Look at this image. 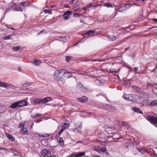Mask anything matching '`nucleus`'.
Here are the masks:
<instances>
[{
  "label": "nucleus",
  "instance_id": "1",
  "mask_svg": "<svg viewBox=\"0 0 157 157\" xmlns=\"http://www.w3.org/2000/svg\"><path fill=\"white\" fill-rule=\"evenodd\" d=\"M123 98L125 100L130 101H136L139 103H142L143 102V98L137 95L133 96L131 94H125L123 95Z\"/></svg>",
  "mask_w": 157,
  "mask_h": 157
},
{
  "label": "nucleus",
  "instance_id": "2",
  "mask_svg": "<svg viewBox=\"0 0 157 157\" xmlns=\"http://www.w3.org/2000/svg\"><path fill=\"white\" fill-rule=\"evenodd\" d=\"M28 105V103L25 100H22L17 101L15 102L12 103L10 107L12 109H16L17 107H21Z\"/></svg>",
  "mask_w": 157,
  "mask_h": 157
},
{
  "label": "nucleus",
  "instance_id": "3",
  "mask_svg": "<svg viewBox=\"0 0 157 157\" xmlns=\"http://www.w3.org/2000/svg\"><path fill=\"white\" fill-rule=\"evenodd\" d=\"M64 73L63 69L56 70L54 74L53 78L57 80L62 81L64 79L63 75Z\"/></svg>",
  "mask_w": 157,
  "mask_h": 157
},
{
  "label": "nucleus",
  "instance_id": "4",
  "mask_svg": "<svg viewBox=\"0 0 157 157\" xmlns=\"http://www.w3.org/2000/svg\"><path fill=\"white\" fill-rule=\"evenodd\" d=\"M0 87H4L8 89H11L13 90H15L17 88V86L13 84H8L3 82H0Z\"/></svg>",
  "mask_w": 157,
  "mask_h": 157
},
{
  "label": "nucleus",
  "instance_id": "5",
  "mask_svg": "<svg viewBox=\"0 0 157 157\" xmlns=\"http://www.w3.org/2000/svg\"><path fill=\"white\" fill-rule=\"evenodd\" d=\"M106 130L109 134H113V136L114 139H118V137H116L114 136L118 132L117 130L113 128H107Z\"/></svg>",
  "mask_w": 157,
  "mask_h": 157
},
{
  "label": "nucleus",
  "instance_id": "6",
  "mask_svg": "<svg viewBox=\"0 0 157 157\" xmlns=\"http://www.w3.org/2000/svg\"><path fill=\"white\" fill-rule=\"evenodd\" d=\"M94 148L95 151L99 153L104 152L106 150L105 147H101L99 146H95L94 147Z\"/></svg>",
  "mask_w": 157,
  "mask_h": 157
},
{
  "label": "nucleus",
  "instance_id": "7",
  "mask_svg": "<svg viewBox=\"0 0 157 157\" xmlns=\"http://www.w3.org/2000/svg\"><path fill=\"white\" fill-rule=\"evenodd\" d=\"M148 118L149 121L153 122L157 126V118L152 116H148Z\"/></svg>",
  "mask_w": 157,
  "mask_h": 157
},
{
  "label": "nucleus",
  "instance_id": "8",
  "mask_svg": "<svg viewBox=\"0 0 157 157\" xmlns=\"http://www.w3.org/2000/svg\"><path fill=\"white\" fill-rule=\"evenodd\" d=\"M119 7L118 11L121 12H124L126 9V5L124 4L120 5Z\"/></svg>",
  "mask_w": 157,
  "mask_h": 157
},
{
  "label": "nucleus",
  "instance_id": "9",
  "mask_svg": "<svg viewBox=\"0 0 157 157\" xmlns=\"http://www.w3.org/2000/svg\"><path fill=\"white\" fill-rule=\"evenodd\" d=\"M119 124L120 125H122L126 129L128 130H130L131 129V128L130 126H129L128 124L127 123L123 121H120L119 122Z\"/></svg>",
  "mask_w": 157,
  "mask_h": 157
},
{
  "label": "nucleus",
  "instance_id": "10",
  "mask_svg": "<svg viewBox=\"0 0 157 157\" xmlns=\"http://www.w3.org/2000/svg\"><path fill=\"white\" fill-rule=\"evenodd\" d=\"M64 71L65 72V73L63 75L64 78H68L72 77V73L69 72L65 69H64Z\"/></svg>",
  "mask_w": 157,
  "mask_h": 157
},
{
  "label": "nucleus",
  "instance_id": "11",
  "mask_svg": "<svg viewBox=\"0 0 157 157\" xmlns=\"http://www.w3.org/2000/svg\"><path fill=\"white\" fill-rule=\"evenodd\" d=\"M42 154L45 157H51L52 156L51 153L46 150L44 149L42 151Z\"/></svg>",
  "mask_w": 157,
  "mask_h": 157
},
{
  "label": "nucleus",
  "instance_id": "12",
  "mask_svg": "<svg viewBox=\"0 0 157 157\" xmlns=\"http://www.w3.org/2000/svg\"><path fill=\"white\" fill-rule=\"evenodd\" d=\"M41 102H42V99L41 98H36L34 100L33 103L35 105H38Z\"/></svg>",
  "mask_w": 157,
  "mask_h": 157
},
{
  "label": "nucleus",
  "instance_id": "13",
  "mask_svg": "<svg viewBox=\"0 0 157 157\" xmlns=\"http://www.w3.org/2000/svg\"><path fill=\"white\" fill-rule=\"evenodd\" d=\"M52 100V98L50 97H48L45 98L43 100H42V102L44 104H45L47 102L50 101Z\"/></svg>",
  "mask_w": 157,
  "mask_h": 157
},
{
  "label": "nucleus",
  "instance_id": "14",
  "mask_svg": "<svg viewBox=\"0 0 157 157\" xmlns=\"http://www.w3.org/2000/svg\"><path fill=\"white\" fill-rule=\"evenodd\" d=\"M6 136H7V137L12 142H13L14 141L15 139L12 135L9 134L8 133H6Z\"/></svg>",
  "mask_w": 157,
  "mask_h": 157
},
{
  "label": "nucleus",
  "instance_id": "15",
  "mask_svg": "<svg viewBox=\"0 0 157 157\" xmlns=\"http://www.w3.org/2000/svg\"><path fill=\"white\" fill-rule=\"evenodd\" d=\"M133 110L137 113H139L141 114H143V112L139 108L136 107H135L132 108Z\"/></svg>",
  "mask_w": 157,
  "mask_h": 157
},
{
  "label": "nucleus",
  "instance_id": "16",
  "mask_svg": "<svg viewBox=\"0 0 157 157\" xmlns=\"http://www.w3.org/2000/svg\"><path fill=\"white\" fill-rule=\"evenodd\" d=\"M91 115V114L89 113H87L85 112H83L81 114V116L82 117H84L85 116H90Z\"/></svg>",
  "mask_w": 157,
  "mask_h": 157
},
{
  "label": "nucleus",
  "instance_id": "17",
  "mask_svg": "<svg viewBox=\"0 0 157 157\" xmlns=\"http://www.w3.org/2000/svg\"><path fill=\"white\" fill-rule=\"evenodd\" d=\"M79 101L82 102H85L87 101V97L84 96L82 98H78Z\"/></svg>",
  "mask_w": 157,
  "mask_h": 157
},
{
  "label": "nucleus",
  "instance_id": "18",
  "mask_svg": "<svg viewBox=\"0 0 157 157\" xmlns=\"http://www.w3.org/2000/svg\"><path fill=\"white\" fill-rule=\"evenodd\" d=\"M33 64L36 66H38L41 63V61L35 59L33 62Z\"/></svg>",
  "mask_w": 157,
  "mask_h": 157
},
{
  "label": "nucleus",
  "instance_id": "19",
  "mask_svg": "<svg viewBox=\"0 0 157 157\" xmlns=\"http://www.w3.org/2000/svg\"><path fill=\"white\" fill-rule=\"evenodd\" d=\"M109 38L110 41H114L117 39V37L115 36H109Z\"/></svg>",
  "mask_w": 157,
  "mask_h": 157
},
{
  "label": "nucleus",
  "instance_id": "20",
  "mask_svg": "<svg viewBox=\"0 0 157 157\" xmlns=\"http://www.w3.org/2000/svg\"><path fill=\"white\" fill-rule=\"evenodd\" d=\"M81 129L79 128H75L74 130V131L75 132H78L80 133H81L82 132Z\"/></svg>",
  "mask_w": 157,
  "mask_h": 157
},
{
  "label": "nucleus",
  "instance_id": "21",
  "mask_svg": "<svg viewBox=\"0 0 157 157\" xmlns=\"http://www.w3.org/2000/svg\"><path fill=\"white\" fill-rule=\"evenodd\" d=\"M157 105V100L151 101V103L149 104L150 105Z\"/></svg>",
  "mask_w": 157,
  "mask_h": 157
},
{
  "label": "nucleus",
  "instance_id": "22",
  "mask_svg": "<svg viewBox=\"0 0 157 157\" xmlns=\"http://www.w3.org/2000/svg\"><path fill=\"white\" fill-rule=\"evenodd\" d=\"M21 132L23 134L26 135L28 134L27 129L24 128L21 130Z\"/></svg>",
  "mask_w": 157,
  "mask_h": 157
},
{
  "label": "nucleus",
  "instance_id": "23",
  "mask_svg": "<svg viewBox=\"0 0 157 157\" xmlns=\"http://www.w3.org/2000/svg\"><path fill=\"white\" fill-rule=\"evenodd\" d=\"M58 142L60 145L62 146L64 144V141L62 138H60Z\"/></svg>",
  "mask_w": 157,
  "mask_h": 157
},
{
  "label": "nucleus",
  "instance_id": "24",
  "mask_svg": "<svg viewBox=\"0 0 157 157\" xmlns=\"http://www.w3.org/2000/svg\"><path fill=\"white\" fill-rule=\"evenodd\" d=\"M95 33V31L93 30H90L86 32L85 33V34L86 35H90V34H92Z\"/></svg>",
  "mask_w": 157,
  "mask_h": 157
},
{
  "label": "nucleus",
  "instance_id": "25",
  "mask_svg": "<svg viewBox=\"0 0 157 157\" xmlns=\"http://www.w3.org/2000/svg\"><path fill=\"white\" fill-rule=\"evenodd\" d=\"M14 10L15 11H20L22 12L23 9L21 7L18 6L14 8Z\"/></svg>",
  "mask_w": 157,
  "mask_h": 157
},
{
  "label": "nucleus",
  "instance_id": "26",
  "mask_svg": "<svg viewBox=\"0 0 157 157\" xmlns=\"http://www.w3.org/2000/svg\"><path fill=\"white\" fill-rule=\"evenodd\" d=\"M85 154L84 152H80L77 154H76L77 157H80L84 155Z\"/></svg>",
  "mask_w": 157,
  "mask_h": 157
},
{
  "label": "nucleus",
  "instance_id": "27",
  "mask_svg": "<svg viewBox=\"0 0 157 157\" xmlns=\"http://www.w3.org/2000/svg\"><path fill=\"white\" fill-rule=\"evenodd\" d=\"M72 56H66V60L67 62H69L72 59Z\"/></svg>",
  "mask_w": 157,
  "mask_h": 157
},
{
  "label": "nucleus",
  "instance_id": "28",
  "mask_svg": "<svg viewBox=\"0 0 157 157\" xmlns=\"http://www.w3.org/2000/svg\"><path fill=\"white\" fill-rule=\"evenodd\" d=\"M117 71V70L114 68H111L109 71L110 73H116Z\"/></svg>",
  "mask_w": 157,
  "mask_h": 157
},
{
  "label": "nucleus",
  "instance_id": "29",
  "mask_svg": "<svg viewBox=\"0 0 157 157\" xmlns=\"http://www.w3.org/2000/svg\"><path fill=\"white\" fill-rule=\"evenodd\" d=\"M64 125H65L66 126V127L68 128L69 127L70 124L69 123V121L68 120H66L65 121V122L64 123Z\"/></svg>",
  "mask_w": 157,
  "mask_h": 157
},
{
  "label": "nucleus",
  "instance_id": "30",
  "mask_svg": "<svg viewBox=\"0 0 157 157\" xmlns=\"http://www.w3.org/2000/svg\"><path fill=\"white\" fill-rule=\"evenodd\" d=\"M41 115L39 114V113H36L35 115H32L31 116V117H33V118H35L36 117H39L40 116H41Z\"/></svg>",
  "mask_w": 157,
  "mask_h": 157
},
{
  "label": "nucleus",
  "instance_id": "31",
  "mask_svg": "<svg viewBox=\"0 0 157 157\" xmlns=\"http://www.w3.org/2000/svg\"><path fill=\"white\" fill-rule=\"evenodd\" d=\"M104 6L108 8L113 7V6L109 3H105L104 5Z\"/></svg>",
  "mask_w": 157,
  "mask_h": 157
},
{
  "label": "nucleus",
  "instance_id": "32",
  "mask_svg": "<svg viewBox=\"0 0 157 157\" xmlns=\"http://www.w3.org/2000/svg\"><path fill=\"white\" fill-rule=\"evenodd\" d=\"M71 13V11H67L64 13L63 15H67L69 16Z\"/></svg>",
  "mask_w": 157,
  "mask_h": 157
},
{
  "label": "nucleus",
  "instance_id": "33",
  "mask_svg": "<svg viewBox=\"0 0 157 157\" xmlns=\"http://www.w3.org/2000/svg\"><path fill=\"white\" fill-rule=\"evenodd\" d=\"M20 47L19 46H15L13 47V49L15 51H17L19 50Z\"/></svg>",
  "mask_w": 157,
  "mask_h": 157
},
{
  "label": "nucleus",
  "instance_id": "34",
  "mask_svg": "<svg viewBox=\"0 0 157 157\" xmlns=\"http://www.w3.org/2000/svg\"><path fill=\"white\" fill-rule=\"evenodd\" d=\"M19 128H23L24 127V123L22 122H21L19 124Z\"/></svg>",
  "mask_w": 157,
  "mask_h": 157
},
{
  "label": "nucleus",
  "instance_id": "35",
  "mask_svg": "<svg viewBox=\"0 0 157 157\" xmlns=\"http://www.w3.org/2000/svg\"><path fill=\"white\" fill-rule=\"evenodd\" d=\"M39 135L40 136L42 137H47L48 136V135L47 134H45L44 135H40V134H39Z\"/></svg>",
  "mask_w": 157,
  "mask_h": 157
},
{
  "label": "nucleus",
  "instance_id": "36",
  "mask_svg": "<svg viewBox=\"0 0 157 157\" xmlns=\"http://www.w3.org/2000/svg\"><path fill=\"white\" fill-rule=\"evenodd\" d=\"M79 1H77L73 4V6L75 7H76L79 6Z\"/></svg>",
  "mask_w": 157,
  "mask_h": 157
},
{
  "label": "nucleus",
  "instance_id": "37",
  "mask_svg": "<svg viewBox=\"0 0 157 157\" xmlns=\"http://www.w3.org/2000/svg\"><path fill=\"white\" fill-rule=\"evenodd\" d=\"M3 38L5 40H7L10 39V36H8L3 37Z\"/></svg>",
  "mask_w": 157,
  "mask_h": 157
},
{
  "label": "nucleus",
  "instance_id": "38",
  "mask_svg": "<svg viewBox=\"0 0 157 157\" xmlns=\"http://www.w3.org/2000/svg\"><path fill=\"white\" fill-rule=\"evenodd\" d=\"M64 15L63 16V18L64 19H65L66 20H67L69 18V16H68V15H64Z\"/></svg>",
  "mask_w": 157,
  "mask_h": 157
},
{
  "label": "nucleus",
  "instance_id": "39",
  "mask_svg": "<svg viewBox=\"0 0 157 157\" xmlns=\"http://www.w3.org/2000/svg\"><path fill=\"white\" fill-rule=\"evenodd\" d=\"M76 126H77L78 128H80V129H81L82 127V124H77Z\"/></svg>",
  "mask_w": 157,
  "mask_h": 157
},
{
  "label": "nucleus",
  "instance_id": "40",
  "mask_svg": "<svg viewBox=\"0 0 157 157\" xmlns=\"http://www.w3.org/2000/svg\"><path fill=\"white\" fill-rule=\"evenodd\" d=\"M74 15L75 17H78L80 16L81 15L80 14L78 13H75V14H74Z\"/></svg>",
  "mask_w": 157,
  "mask_h": 157
},
{
  "label": "nucleus",
  "instance_id": "41",
  "mask_svg": "<svg viewBox=\"0 0 157 157\" xmlns=\"http://www.w3.org/2000/svg\"><path fill=\"white\" fill-rule=\"evenodd\" d=\"M45 12L46 13H48L50 14H51L52 13V11L51 10H45Z\"/></svg>",
  "mask_w": 157,
  "mask_h": 157
},
{
  "label": "nucleus",
  "instance_id": "42",
  "mask_svg": "<svg viewBox=\"0 0 157 157\" xmlns=\"http://www.w3.org/2000/svg\"><path fill=\"white\" fill-rule=\"evenodd\" d=\"M30 83H28V82H27L25 84H24L23 85L24 86H30Z\"/></svg>",
  "mask_w": 157,
  "mask_h": 157
},
{
  "label": "nucleus",
  "instance_id": "43",
  "mask_svg": "<svg viewBox=\"0 0 157 157\" xmlns=\"http://www.w3.org/2000/svg\"><path fill=\"white\" fill-rule=\"evenodd\" d=\"M138 150L141 153H143L144 152V149L142 148H139Z\"/></svg>",
  "mask_w": 157,
  "mask_h": 157
},
{
  "label": "nucleus",
  "instance_id": "44",
  "mask_svg": "<svg viewBox=\"0 0 157 157\" xmlns=\"http://www.w3.org/2000/svg\"><path fill=\"white\" fill-rule=\"evenodd\" d=\"M101 140H100L99 141L102 142H105L107 140L105 138H102V137H101Z\"/></svg>",
  "mask_w": 157,
  "mask_h": 157
},
{
  "label": "nucleus",
  "instance_id": "45",
  "mask_svg": "<svg viewBox=\"0 0 157 157\" xmlns=\"http://www.w3.org/2000/svg\"><path fill=\"white\" fill-rule=\"evenodd\" d=\"M25 4H26V2H21L20 3V4H21V5L22 6H26L25 5Z\"/></svg>",
  "mask_w": 157,
  "mask_h": 157
},
{
  "label": "nucleus",
  "instance_id": "46",
  "mask_svg": "<svg viewBox=\"0 0 157 157\" xmlns=\"http://www.w3.org/2000/svg\"><path fill=\"white\" fill-rule=\"evenodd\" d=\"M68 157H77L76 154H74L71 155H70Z\"/></svg>",
  "mask_w": 157,
  "mask_h": 157
},
{
  "label": "nucleus",
  "instance_id": "47",
  "mask_svg": "<svg viewBox=\"0 0 157 157\" xmlns=\"http://www.w3.org/2000/svg\"><path fill=\"white\" fill-rule=\"evenodd\" d=\"M87 8H89L92 6V5L91 3H90L86 6Z\"/></svg>",
  "mask_w": 157,
  "mask_h": 157
},
{
  "label": "nucleus",
  "instance_id": "48",
  "mask_svg": "<svg viewBox=\"0 0 157 157\" xmlns=\"http://www.w3.org/2000/svg\"><path fill=\"white\" fill-rule=\"evenodd\" d=\"M153 84H155V83L151 84V83H148L147 85L149 86H153L154 85Z\"/></svg>",
  "mask_w": 157,
  "mask_h": 157
},
{
  "label": "nucleus",
  "instance_id": "49",
  "mask_svg": "<svg viewBox=\"0 0 157 157\" xmlns=\"http://www.w3.org/2000/svg\"><path fill=\"white\" fill-rule=\"evenodd\" d=\"M106 60L105 59H98L97 61L99 62L104 61Z\"/></svg>",
  "mask_w": 157,
  "mask_h": 157
},
{
  "label": "nucleus",
  "instance_id": "50",
  "mask_svg": "<svg viewBox=\"0 0 157 157\" xmlns=\"http://www.w3.org/2000/svg\"><path fill=\"white\" fill-rule=\"evenodd\" d=\"M66 127L64 126H63L62 127L61 129L63 131L66 128Z\"/></svg>",
  "mask_w": 157,
  "mask_h": 157
},
{
  "label": "nucleus",
  "instance_id": "51",
  "mask_svg": "<svg viewBox=\"0 0 157 157\" xmlns=\"http://www.w3.org/2000/svg\"><path fill=\"white\" fill-rule=\"evenodd\" d=\"M0 150H7V149L6 148L4 147H0Z\"/></svg>",
  "mask_w": 157,
  "mask_h": 157
},
{
  "label": "nucleus",
  "instance_id": "52",
  "mask_svg": "<svg viewBox=\"0 0 157 157\" xmlns=\"http://www.w3.org/2000/svg\"><path fill=\"white\" fill-rule=\"evenodd\" d=\"M150 100H149L148 99L147 100V104L148 105H150L149 104L151 103H150Z\"/></svg>",
  "mask_w": 157,
  "mask_h": 157
},
{
  "label": "nucleus",
  "instance_id": "53",
  "mask_svg": "<svg viewBox=\"0 0 157 157\" xmlns=\"http://www.w3.org/2000/svg\"><path fill=\"white\" fill-rule=\"evenodd\" d=\"M80 22H81V23H84V24H85V23L84 22V21L83 20H82V19H81L80 20Z\"/></svg>",
  "mask_w": 157,
  "mask_h": 157
},
{
  "label": "nucleus",
  "instance_id": "54",
  "mask_svg": "<svg viewBox=\"0 0 157 157\" xmlns=\"http://www.w3.org/2000/svg\"><path fill=\"white\" fill-rule=\"evenodd\" d=\"M87 8V7L86 6L85 7H83V8H82V10H86V9Z\"/></svg>",
  "mask_w": 157,
  "mask_h": 157
},
{
  "label": "nucleus",
  "instance_id": "55",
  "mask_svg": "<svg viewBox=\"0 0 157 157\" xmlns=\"http://www.w3.org/2000/svg\"><path fill=\"white\" fill-rule=\"evenodd\" d=\"M64 7L65 8H70V6H69V5H67V6H64Z\"/></svg>",
  "mask_w": 157,
  "mask_h": 157
},
{
  "label": "nucleus",
  "instance_id": "56",
  "mask_svg": "<svg viewBox=\"0 0 157 157\" xmlns=\"http://www.w3.org/2000/svg\"><path fill=\"white\" fill-rule=\"evenodd\" d=\"M136 87V91H139V90H140L139 89L138 87Z\"/></svg>",
  "mask_w": 157,
  "mask_h": 157
},
{
  "label": "nucleus",
  "instance_id": "57",
  "mask_svg": "<svg viewBox=\"0 0 157 157\" xmlns=\"http://www.w3.org/2000/svg\"><path fill=\"white\" fill-rule=\"evenodd\" d=\"M157 64H156V67H155V69H153V71H155V70H156V69H157ZM152 72H153V71Z\"/></svg>",
  "mask_w": 157,
  "mask_h": 157
},
{
  "label": "nucleus",
  "instance_id": "58",
  "mask_svg": "<svg viewBox=\"0 0 157 157\" xmlns=\"http://www.w3.org/2000/svg\"><path fill=\"white\" fill-rule=\"evenodd\" d=\"M62 132H61V131H59V132H58V134L59 135H60V134H61V133H62Z\"/></svg>",
  "mask_w": 157,
  "mask_h": 157
},
{
  "label": "nucleus",
  "instance_id": "59",
  "mask_svg": "<svg viewBox=\"0 0 157 157\" xmlns=\"http://www.w3.org/2000/svg\"><path fill=\"white\" fill-rule=\"evenodd\" d=\"M9 10H7L4 13V15H5L6 14V13Z\"/></svg>",
  "mask_w": 157,
  "mask_h": 157
},
{
  "label": "nucleus",
  "instance_id": "60",
  "mask_svg": "<svg viewBox=\"0 0 157 157\" xmlns=\"http://www.w3.org/2000/svg\"><path fill=\"white\" fill-rule=\"evenodd\" d=\"M126 83L127 84V85L128 86H129L130 85V83L129 82H127Z\"/></svg>",
  "mask_w": 157,
  "mask_h": 157
},
{
  "label": "nucleus",
  "instance_id": "61",
  "mask_svg": "<svg viewBox=\"0 0 157 157\" xmlns=\"http://www.w3.org/2000/svg\"><path fill=\"white\" fill-rule=\"evenodd\" d=\"M134 69L136 70H138V67H134Z\"/></svg>",
  "mask_w": 157,
  "mask_h": 157
},
{
  "label": "nucleus",
  "instance_id": "62",
  "mask_svg": "<svg viewBox=\"0 0 157 157\" xmlns=\"http://www.w3.org/2000/svg\"><path fill=\"white\" fill-rule=\"evenodd\" d=\"M153 20L155 21H157V19H153Z\"/></svg>",
  "mask_w": 157,
  "mask_h": 157
},
{
  "label": "nucleus",
  "instance_id": "63",
  "mask_svg": "<svg viewBox=\"0 0 157 157\" xmlns=\"http://www.w3.org/2000/svg\"><path fill=\"white\" fill-rule=\"evenodd\" d=\"M97 60H98V59H94V60H92V61H94V62H96V61H98Z\"/></svg>",
  "mask_w": 157,
  "mask_h": 157
},
{
  "label": "nucleus",
  "instance_id": "64",
  "mask_svg": "<svg viewBox=\"0 0 157 157\" xmlns=\"http://www.w3.org/2000/svg\"><path fill=\"white\" fill-rule=\"evenodd\" d=\"M155 148L157 149V145H155V147H154Z\"/></svg>",
  "mask_w": 157,
  "mask_h": 157
}]
</instances>
